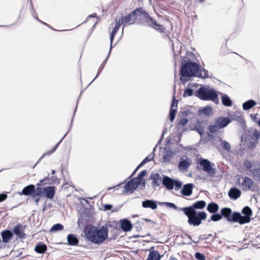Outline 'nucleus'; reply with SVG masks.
I'll use <instances>...</instances> for the list:
<instances>
[{
  "label": "nucleus",
  "instance_id": "nucleus-1",
  "mask_svg": "<svg viewBox=\"0 0 260 260\" xmlns=\"http://www.w3.org/2000/svg\"><path fill=\"white\" fill-rule=\"evenodd\" d=\"M180 80L183 83L186 82L189 78L194 76L202 78L210 77L207 70L204 68L200 69L198 63L191 61L182 63L180 70Z\"/></svg>",
  "mask_w": 260,
  "mask_h": 260
},
{
  "label": "nucleus",
  "instance_id": "nucleus-2",
  "mask_svg": "<svg viewBox=\"0 0 260 260\" xmlns=\"http://www.w3.org/2000/svg\"><path fill=\"white\" fill-rule=\"evenodd\" d=\"M86 238L94 244H101L108 238V229L106 225H103L100 229L91 226L84 230Z\"/></svg>",
  "mask_w": 260,
  "mask_h": 260
},
{
  "label": "nucleus",
  "instance_id": "nucleus-3",
  "mask_svg": "<svg viewBox=\"0 0 260 260\" xmlns=\"http://www.w3.org/2000/svg\"><path fill=\"white\" fill-rule=\"evenodd\" d=\"M218 92L213 88L206 87L199 88L194 93L196 96L203 101H211L215 104L219 103Z\"/></svg>",
  "mask_w": 260,
  "mask_h": 260
},
{
  "label": "nucleus",
  "instance_id": "nucleus-4",
  "mask_svg": "<svg viewBox=\"0 0 260 260\" xmlns=\"http://www.w3.org/2000/svg\"><path fill=\"white\" fill-rule=\"evenodd\" d=\"M188 217V223L194 226H199L202 220L207 218V213L204 211H193L186 210H180Z\"/></svg>",
  "mask_w": 260,
  "mask_h": 260
},
{
  "label": "nucleus",
  "instance_id": "nucleus-5",
  "mask_svg": "<svg viewBox=\"0 0 260 260\" xmlns=\"http://www.w3.org/2000/svg\"><path fill=\"white\" fill-rule=\"evenodd\" d=\"M140 19L142 20L139 22L140 24L153 27L161 32L164 31L165 28L161 25L158 24L156 20L153 19L148 13L143 11L142 8Z\"/></svg>",
  "mask_w": 260,
  "mask_h": 260
},
{
  "label": "nucleus",
  "instance_id": "nucleus-6",
  "mask_svg": "<svg viewBox=\"0 0 260 260\" xmlns=\"http://www.w3.org/2000/svg\"><path fill=\"white\" fill-rule=\"evenodd\" d=\"M233 119L229 117H218L215 121L214 124L210 125L208 127V129L210 133H216L218 129L223 128L230 124Z\"/></svg>",
  "mask_w": 260,
  "mask_h": 260
},
{
  "label": "nucleus",
  "instance_id": "nucleus-7",
  "mask_svg": "<svg viewBox=\"0 0 260 260\" xmlns=\"http://www.w3.org/2000/svg\"><path fill=\"white\" fill-rule=\"evenodd\" d=\"M141 8H137L128 15L122 16L119 19L122 24L125 26L127 24L131 25L134 24L136 22V20L138 18H140V15H141Z\"/></svg>",
  "mask_w": 260,
  "mask_h": 260
},
{
  "label": "nucleus",
  "instance_id": "nucleus-8",
  "mask_svg": "<svg viewBox=\"0 0 260 260\" xmlns=\"http://www.w3.org/2000/svg\"><path fill=\"white\" fill-rule=\"evenodd\" d=\"M199 164L202 167L203 170L210 177H213L215 176L216 170L214 168V164L207 159L201 158L199 160Z\"/></svg>",
  "mask_w": 260,
  "mask_h": 260
},
{
  "label": "nucleus",
  "instance_id": "nucleus-9",
  "mask_svg": "<svg viewBox=\"0 0 260 260\" xmlns=\"http://www.w3.org/2000/svg\"><path fill=\"white\" fill-rule=\"evenodd\" d=\"M162 184L168 190H171L175 187V189L178 190L182 185L181 181L171 178L167 176H164L162 178Z\"/></svg>",
  "mask_w": 260,
  "mask_h": 260
},
{
  "label": "nucleus",
  "instance_id": "nucleus-10",
  "mask_svg": "<svg viewBox=\"0 0 260 260\" xmlns=\"http://www.w3.org/2000/svg\"><path fill=\"white\" fill-rule=\"evenodd\" d=\"M220 214L222 217L225 218L228 221L237 222L238 218L240 217V213L234 212L232 213V209L224 207L221 209Z\"/></svg>",
  "mask_w": 260,
  "mask_h": 260
},
{
  "label": "nucleus",
  "instance_id": "nucleus-11",
  "mask_svg": "<svg viewBox=\"0 0 260 260\" xmlns=\"http://www.w3.org/2000/svg\"><path fill=\"white\" fill-rule=\"evenodd\" d=\"M242 215L240 213V217L238 218L237 222L240 224L249 223L251 220V216L252 214L251 209L248 206L244 207L242 210Z\"/></svg>",
  "mask_w": 260,
  "mask_h": 260
},
{
  "label": "nucleus",
  "instance_id": "nucleus-12",
  "mask_svg": "<svg viewBox=\"0 0 260 260\" xmlns=\"http://www.w3.org/2000/svg\"><path fill=\"white\" fill-rule=\"evenodd\" d=\"M206 206V203L203 200L194 202L191 206L183 207L180 210H186L188 211H198L197 209H203Z\"/></svg>",
  "mask_w": 260,
  "mask_h": 260
},
{
  "label": "nucleus",
  "instance_id": "nucleus-13",
  "mask_svg": "<svg viewBox=\"0 0 260 260\" xmlns=\"http://www.w3.org/2000/svg\"><path fill=\"white\" fill-rule=\"evenodd\" d=\"M192 160L190 158L186 157H181L178 165V168L180 171H186L191 165Z\"/></svg>",
  "mask_w": 260,
  "mask_h": 260
},
{
  "label": "nucleus",
  "instance_id": "nucleus-14",
  "mask_svg": "<svg viewBox=\"0 0 260 260\" xmlns=\"http://www.w3.org/2000/svg\"><path fill=\"white\" fill-rule=\"evenodd\" d=\"M20 196H31L34 198V185L29 184L24 187L21 192H18Z\"/></svg>",
  "mask_w": 260,
  "mask_h": 260
},
{
  "label": "nucleus",
  "instance_id": "nucleus-15",
  "mask_svg": "<svg viewBox=\"0 0 260 260\" xmlns=\"http://www.w3.org/2000/svg\"><path fill=\"white\" fill-rule=\"evenodd\" d=\"M25 226H23L21 224L18 223L15 225L13 230V232L18 238H24L25 234L24 233Z\"/></svg>",
  "mask_w": 260,
  "mask_h": 260
},
{
  "label": "nucleus",
  "instance_id": "nucleus-16",
  "mask_svg": "<svg viewBox=\"0 0 260 260\" xmlns=\"http://www.w3.org/2000/svg\"><path fill=\"white\" fill-rule=\"evenodd\" d=\"M44 196L47 199H52L55 195V189L54 186H49L43 188Z\"/></svg>",
  "mask_w": 260,
  "mask_h": 260
},
{
  "label": "nucleus",
  "instance_id": "nucleus-17",
  "mask_svg": "<svg viewBox=\"0 0 260 260\" xmlns=\"http://www.w3.org/2000/svg\"><path fill=\"white\" fill-rule=\"evenodd\" d=\"M177 105L178 101L176 100L175 97L174 96L171 103V108L169 113L170 120L172 122L174 120L177 113V109H174V107L175 106V107L177 108Z\"/></svg>",
  "mask_w": 260,
  "mask_h": 260
},
{
  "label": "nucleus",
  "instance_id": "nucleus-18",
  "mask_svg": "<svg viewBox=\"0 0 260 260\" xmlns=\"http://www.w3.org/2000/svg\"><path fill=\"white\" fill-rule=\"evenodd\" d=\"M192 131H196L201 136H202L205 132V125L203 122L197 120L193 128H191Z\"/></svg>",
  "mask_w": 260,
  "mask_h": 260
},
{
  "label": "nucleus",
  "instance_id": "nucleus-19",
  "mask_svg": "<svg viewBox=\"0 0 260 260\" xmlns=\"http://www.w3.org/2000/svg\"><path fill=\"white\" fill-rule=\"evenodd\" d=\"M149 179L152 181V186L154 188L158 187L162 182L161 176L158 173H152Z\"/></svg>",
  "mask_w": 260,
  "mask_h": 260
},
{
  "label": "nucleus",
  "instance_id": "nucleus-20",
  "mask_svg": "<svg viewBox=\"0 0 260 260\" xmlns=\"http://www.w3.org/2000/svg\"><path fill=\"white\" fill-rule=\"evenodd\" d=\"M157 203L158 202L155 201L147 199L142 202V206L144 208H151L154 210L157 207Z\"/></svg>",
  "mask_w": 260,
  "mask_h": 260
},
{
  "label": "nucleus",
  "instance_id": "nucleus-21",
  "mask_svg": "<svg viewBox=\"0 0 260 260\" xmlns=\"http://www.w3.org/2000/svg\"><path fill=\"white\" fill-rule=\"evenodd\" d=\"M194 185L192 183H187L183 185L181 193L185 196H190L192 193Z\"/></svg>",
  "mask_w": 260,
  "mask_h": 260
},
{
  "label": "nucleus",
  "instance_id": "nucleus-22",
  "mask_svg": "<svg viewBox=\"0 0 260 260\" xmlns=\"http://www.w3.org/2000/svg\"><path fill=\"white\" fill-rule=\"evenodd\" d=\"M241 186L243 190H250L253 186V182L251 178L248 177H245L241 184Z\"/></svg>",
  "mask_w": 260,
  "mask_h": 260
},
{
  "label": "nucleus",
  "instance_id": "nucleus-23",
  "mask_svg": "<svg viewBox=\"0 0 260 260\" xmlns=\"http://www.w3.org/2000/svg\"><path fill=\"white\" fill-rule=\"evenodd\" d=\"M1 234L2 238V242L4 243L9 242L13 237V233L9 230L3 231Z\"/></svg>",
  "mask_w": 260,
  "mask_h": 260
},
{
  "label": "nucleus",
  "instance_id": "nucleus-24",
  "mask_svg": "<svg viewBox=\"0 0 260 260\" xmlns=\"http://www.w3.org/2000/svg\"><path fill=\"white\" fill-rule=\"evenodd\" d=\"M120 227L121 229L124 232L130 231L133 228L131 222L126 219H121L120 221Z\"/></svg>",
  "mask_w": 260,
  "mask_h": 260
},
{
  "label": "nucleus",
  "instance_id": "nucleus-25",
  "mask_svg": "<svg viewBox=\"0 0 260 260\" xmlns=\"http://www.w3.org/2000/svg\"><path fill=\"white\" fill-rule=\"evenodd\" d=\"M241 194V190L236 187L231 188L228 192V195L230 198L234 200L239 198L240 197Z\"/></svg>",
  "mask_w": 260,
  "mask_h": 260
},
{
  "label": "nucleus",
  "instance_id": "nucleus-26",
  "mask_svg": "<svg viewBox=\"0 0 260 260\" xmlns=\"http://www.w3.org/2000/svg\"><path fill=\"white\" fill-rule=\"evenodd\" d=\"M115 21H116V23H115V27L113 28V30L112 31L111 35H110V44H111L110 46H112L114 37H115V35L116 34V33L117 32L118 29H119L120 25L122 24V23L119 19L118 21L117 20V19H116Z\"/></svg>",
  "mask_w": 260,
  "mask_h": 260
},
{
  "label": "nucleus",
  "instance_id": "nucleus-27",
  "mask_svg": "<svg viewBox=\"0 0 260 260\" xmlns=\"http://www.w3.org/2000/svg\"><path fill=\"white\" fill-rule=\"evenodd\" d=\"M219 93L222 95L221 102L222 105L226 107L232 106L233 102L230 97L226 94H223L221 92H219Z\"/></svg>",
  "mask_w": 260,
  "mask_h": 260
},
{
  "label": "nucleus",
  "instance_id": "nucleus-28",
  "mask_svg": "<svg viewBox=\"0 0 260 260\" xmlns=\"http://www.w3.org/2000/svg\"><path fill=\"white\" fill-rule=\"evenodd\" d=\"M137 187L135 185V184L132 182V181L129 180L124 186V188L125 190V192L126 193H133L134 190Z\"/></svg>",
  "mask_w": 260,
  "mask_h": 260
},
{
  "label": "nucleus",
  "instance_id": "nucleus-29",
  "mask_svg": "<svg viewBox=\"0 0 260 260\" xmlns=\"http://www.w3.org/2000/svg\"><path fill=\"white\" fill-rule=\"evenodd\" d=\"M67 241L70 245L75 246L78 245L79 239L75 235L70 234L67 236Z\"/></svg>",
  "mask_w": 260,
  "mask_h": 260
},
{
  "label": "nucleus",
  "instance_id": "nucleus-30",
  "mask_svg": "<svg viewBox=\"0 0 260 260\" xmlns=\"http://www.w3.org/2000/svg\"><path fill=\"white\" fill-rule=\"evenodd\" d=\"M218 205L213 202L209 203L207 207V211L211 213H216L218 211Z\"/></svg>",
  "mask_w": 260,
  "mask_h": 260
},
{
  "label": "nucleus",
  "instance_id": "nucleus-31",
  "mask_svg": "<svg viewBox=\"0 0 260 260\" xmlns=\"http://www.w3.org/2000/svg\"><path fill=\"white\" fill-rule=\"evenodd\" d=\"M256 105V103L253 100H249L246 102H244L243 105V109L244 110H248Z\"/></svg>",
  "mask_w": 260,
  "mask_h": 260
},
{
  "label": "nucleus",
  "instance_id": "nucleus-32",
  "mask_svg": "<svg viewBox=\"0 0 260 260\" xmlns=\"http://www.w3.org/2000/svg\"><path fill=\"white\" fill-rule=\"evenodd\" d=\"M47 247L46 244L38 243L35 247V250L38 253H44L47 250Z\"/></svg>",
  "mask_w": 260,
  "mask_h": 260
},
{
  "label": "nucleus",
  "instance_id": "nucleus-33",
  "mask_svg": "<svg viewBox=\"0 0 260 260\" xmlns=\"http://www.w3.org/2000/svg\"><path fill=\"white\" fill-rule=\"evenodd\" d=\"M112 46H110V50H109V53L108 54V56H107V57L106 58V59L104 60V61L103 62V63H102V64L100 66V67H99V70H98V74L96 75V76L95 77V78L91 81V82L90 83V84H91L98 76L99 75H100V74L101 73V71L103 70V69H104L107 61V60L108 59V57L110 54V52H111V51L112 50Z\"/></svg>",
  "mask_w": 260,
  "mask_h": 260
},
{
  "label": "nucleus",
  "instance_id": "nucleus-34",
  "mask_svg": "<svg viewBox=\"0 0 260 260\" xmlns=\"http://www.w3.org/2000/svg\"><path fill=\"white\" fill-rule=\"evenodd\" d=\"M200 114L203 113L206 116H210L212 114V108L210 106H206L199 110Z\"/></svg>",
  "mask_w": 260,
  "mask_h": 260
},
{
  "label": "nucleus",
  "instance_id": "nucleus-35",
  "mask_svg": "<svg viewBox=\"0 0 260 260\" xmlns=\"http://www.w3.org/2000/svg\"><path fill=\"white\" fill-rule=\"evenodd\" d=\"M160 255L157 251L150 252L146 260H159Z\"/></svg>",
  "mask_w": 260,
  "mask_h": 260
},
{
  "label": "nucleus",
  "instance_id": "nucleus-36",
  "mask_svg": "<svg viewBox=\"0 0 260 260\" xmlns=\"http://www.w3.org/2000/svg\"><path fill=\"white\" fill-rule=\"evenodd\" d=\"M250 172L253 178L260 182V167L259 168L252 169Z\"/></svg>",
  "mask_w": 260,
  "mask_h": 260
},
{
  "label": "nucleus",
  "instance_id": "nucleus-37",
  "mask_svg": "<svg viewBox=\"0 0 260 260\" xmlns=\"http://www.w3.org/2000/svg\"><path fill=\"white\" fill-rule=\"evenodd\" d=\"M67 134H68V132L64 135V136L61 139V140L57 144H56V145L51 150L44 153V154L39 159V160H40L45 155H49L51 154L52 153H53L54 152H55V150H56V149L58 148L59 143L62 141V140L67 136Z\"/></svg>",
  "mask_w": 260,
  "mask_h": 260
},
{
  "label": "nucleus",
  "instance_id": "nucleus-38",
  "mask_svg": "<svg viewBox=\"0 0 260 260\" xmlns=\"http://www.w3.org/2000/svg\"><path fill=\"white\" fill-rule=\"evenodd\" d=\"M173 153L172 151H166L163 155V161L164 162H170L172 157Z\"/></svg>",
  "mask_w": 260,
  "mask_h": 260
},
{
  "label": "nucleus",
  "instance_id": "nucleus-39",
  "mask_svg": "<svg viewBox=\"0 0 260 260\" xmlns=\"http://www.w3.org/2000/svg\"><path fill=\"white\" fill-rule=\"evenodd\" d=\"M158 204L159 205H165L167 207L173 208L175 210L181 211L180 209L181 208H178L175 204L170 202H158Z\"/></svg>",
  "mask_w": 260,
  "mask_h": 260
},
{
  "label": "nucleus",
  "instance_id": "nucleus-40",
  "mask_svg": "<svg viewBox=\"0 0 260 260\" xmlns=\"http://www.w3.org/2000/svg\"><path fill=\"white\" fill-rule=\"evenodd\" d=\"M213 215H211L210 219L208 220V222H210L211 221H218L222 219V215L221 214L219 213H212Z\"/></svg>",
  "mask_w": 260,
  "mask_h": 260
},
{
  "label": "nucleus",
  "instance_id": "nucleus-41",
  "mask_svg": "<svg viewBox=\"0 0 260 260\" xmlns=\"http://www.w3.org/2000/svg\"><path fill=\"white\" fill-rule=\"evenodd\" d=\"M221 145L223 149L227 151L228 152L230 151L231 150V145L225 140H220Z\"/></svg>",
  "mask_w": 260,
  "mask_h": 260
},
{
  "label": "nucleus",
  "instance_id": "nucleus-42",
  "mask_svg": "<svg viewBox=\"0 0 260 260\" xmlns=\"http://www.w3.org/2000/svg\"><path fill=\"white\" fill-rule=\"evenodd\" d=\"M156 146L153 148V152H151L148 156H147L145 159H143L142 162L145 164L147 162L152 160L154 157V151L156 149Z\"/></svg>",
  "mask_w": 260,
  "mask_h": 260
},
{
  "label": "nucleus",
  "instance_id": "nucleus-43",
  "mask_svg": "<svg viewBox=\"0 0 260 260\" xmlns=\"http://www.w3.org/2000/svg\"><path fill=\"white\" fill-rule=\"evenodd\" d=\"M63 229V226L61 223L54 224L51 228V232H58Z\"/></svg>",
  "mask_w": 260,
  "mask_h": 260
},
{
  "label": "nucleus",
  "instance_id": "nucleus-44",
  "mask_svg": "<svg viewBox=\"0 0 260 260\" xmlns=\"http://www.w3.org/2000/svg\"><path fill=\"white\" fill-rule=\"evenodd\" d=\"M42 192H43V188L38 186L36 188L34 185V198L37 196H41Z\"/></svg>",
  "mask_w": 260,
  "mask_h": 260
},
{
  "label": "nucleus",
  "instance_id": "nucleus-45",
  "mask_svg": "<svg viewBox=\"0 0 260 260\" xmlns=\"http://www.w3.org/2000/svg\"><path fill=\"white\" fill-rule=\"evenodd\" d=\"M244 167L248 171H251L252 169V167L253 166L252 163L249 160L246 159L244 162Z\"/></svg>",
  "mask_w": 260,
  "mask_h": 260
},
{
  "label": "nucleus",
  "instance_id": "nucleus-46",
  "mask_svg": "<svg viewBox=\"0 0 260 260\" xmlns=\"http://www.w3.org/2000/svg\"><path fill=\"white\" fill-rule=\"evenodd\" d=\"M193 94V90L190 88H186L183 93L184 96H190Z\"/></svg>",
  "mask_w": 260,
  "mask_h": 260
},
{
  "label": "nucleus",
  "instance_id": "nucleus-47",
  "mask_svg": "<svg viewBox=\"0 0 260 260\" xmlns=\"http://www.w3.org/2000/svg\"><path fill=\"white\" fill-rule=\"evenodd\" d=\"M29 4H30V7H31V9H32V10H33L32 15H33L34 17H35V18L37 20H38L39 22H41L42 23H43V24H44L46 25L47 24H46V23H45V22H44L42 21H41V20H40V19H39V18L36 16V15H37V14H36V12H35V10H34V7H33V5H32V3L31 0H30V1H29Z\"/></svg>",
  "mask_w": 260,
  "mask_h": 260
},
{
  "label": "nucleus",
  "instance_id": "nucleus-48",
  "mask_svg": "<svg viewBox=\"0 0 260 260\" xmlns=\"http://www.w3.org/2000/svg\"><path fill=\"white\" fill-rule=\"evenodd\" d=\"M194 257L197 260H205V255L203 253L198 252L194 253Z\"/></svg>",
  "mask_w": 260,
  "mask_h": 260
},
{
  "label": "nucleus",
  "instance_id": "nucleus-49",
  "mask_svg": "<svg viewBox=\"0 0 260 260\" xmlns=\"http://www.w3.org/2000/svg\"><path fill=\"white\" fill-rule=\"evenodd\" d=\"M131 181H132V182L135 184V185L138 187L141 183L142 180H141L138 177H137L132 179Z\"/></svg>",
  "mask_w": 260,
  "mask_h": 260
},
{
  "label": "nucleus",
  "instance_id": "nucleus-50",
  "mask_svg": "<svg viewBox=\"0 0 260 260\" xmlns=\"http://www.w3.org/2000/svg\"><path fill=\"white\" fill-rule=\"evenodd\" d=\"M147 174L146 170L142 171L137 176L141 180H142V178L145 176Z\"/></svg>",
  "mask_w": 260,
  "mask_h": 260
},
{
  "label": "nucleus",
  "instance_id": "nucleus-51",
  "mask_svg": "<svg viewBox=\"0 0 260 260\" xmlns=\"http://www.w3.org/2000/svg\"><path fill=\"white\" fill-rule=\"evenodd\" d=\"M7 194L5 193L0 194V202H2L6 200L7 198Z\"/></svg>",
  "mask_w": 260,
  "mask_h": 260
},
{
  "label": "nucleus",
  "instance_id": "nucleus-52",
  "mask_svg": "<svg viewBox=\"0 0 260 260\" xmlns=\"http://www.w3.org/2000/svg\"><path fill=\"white\" fill-rule=\"evenodd\" d=\"M188 122V120L187 118H182L180 119L179 121V124H181L182 126L186 125Z\"/></svg>",
  "mask_w": 260,
  "mask_h": 260
},
{
  "label": "nucleus",
  "instance_id": "nucleus-53",
  "mask_svg": "<svg viewBox=\"0 0 260 260\" xmlns=\"http://www.w3.org/2000/svg\"><path fill=\"white\" fill-rule=\"evenodd\" d=\"M253 136L256 139H258L260 137V132L255 129L253 132Z\"/></svg>",
  "mask_w": 260,
  "mask_h": 260
},
{
  "label": "nucleus",
  "instance_id": "nucleus-54",
  "mask_svg": "<svg viewBox=\"0 0 260 260\" xmlns=\"http://www.w3.org/2000/svg\"><path fill=\"white\" fill-rule=\"evenodd\" d=\"M104 210H109L111 209V208H112V205L111 204H105L104 206Z\"/></svg>",
  "mask_w": 260,
  "mask_h": 260
},
{
  "label": "nucleus",
  "instance_id": "nucleus-55",
  "mask_svg": "<svg viewBox=\"0 0 260 260\" xmlns=\"http://www.w3.org/2000/svg\"><path fill=\"white\" fill-rule=\"evenodd\" d=\"M96 16V15L95 13H93L91 15H90L89 16H88V17L86 19V20H87L89 18H91V17H95Z\"/></svg>",
  "mask_w": 260,
  "mask_h": 260
},
{
  "label": "nucleus",
  "instance_id": "nucleus-56",
  "mask_svg": "<svg viewBox=\"0 0 260 260\" xmlns=\"http://www.w3.org/2000/svg\"><path fill=\"white\" fill-rule=\"evenodd\" d=\"M45 180V179H42V180H40V182L39 183H38L37 185V186H40L42 185V184L43 183V182H44V181Z\"/></svg>",
  "mask_w": 260,
  "mask_h": 260
},
{
  "label": "nucleus",
  "instance_id": "nucleus-57",
  "mask_svg": "<svg viewBox=\"0 0 260 260\" xmlns=\"http://www.w3.org/2000/svg\"><path fill=\"white\" fill-rule=\"evenodd\" d=\"M186 237H187V238H188L190 240H191V236H190L189 235H188V234H186ZM191 241H190L188 243V244H191Z\"/></svg>",
  "mask_w": 260,
  "mask_h": 260
},
{
  "label": "nucleus",
  "instance_id": "nucleus-58",
  "mask_svg": "<svg viewBox=\"0 0 260 260\" xmlns=\"http://www.w3.org/2000/svg\"><path fill=\"white\" fill-rule=\"evenodd\" d=\"M166 133V129L164 130L163 132H162V135H161V136L160 137V140H161L162 141L163 139H164V134Z\"/></svg>",
  "mask_w": 260,
  "mask_h": 260
},
{
  "label": "nucleus",
  "instance_id": "nucleus-59",
  "mask_svg": "<svg viewBox=\"0 0 260 260\" xmlns=\"http://www.w3.org/2000/svg\"><path fill=\"white\" fill-rule=\"evenodd\" d=\"M199 239L202 240L207 239V237H205V235H202L200 236Z\"/></svg>",
  "mask_w": 260,
  "mask_h": 260
},
{
  "label": "nucleus",
  "instance_id": "nucleus-60",
  "mask_svg": "<svg viewBox=\"0 0 260 260\" xmlns=\"http://www.w3.org/2000/svg\"><path fill=\"white\" fill-rule=\"evenodd\" d=\"M144 165H145L142 161L137 166V168H138L139 169L142 167Z\"/></svg>",
  "mask_w": 260,
  "mask_h": 260
},
{
  "label": "nucleus",
  "instance_id": "nucleus-61",
  "mask_svg": "<svg viewBox=\"0 0 260 260\" xmlns=\"http://www.w3.org/2000/svg\"><path fill=\"white\" fill-rule=\"evenodd\" d=\"M40 200V199L39 198H37L35 199V202L37 204L38 203Z\"/></svg>",
  "mask_w": 260,
  "mask_h": 260
},
{
  "label": "nucleus",
  "instance_id": "nucleus-62",
  "mask_svg": "<svg viewBox=\"0 0 260 260\" xmlns=\"http://www.w3.org/2000/svg\"><path fill=\"white\" fill-rule=\"evenodd\" d=\"M22 251L20 252L19 253V254H18V255H16V256H20V255H21V254H22Z\"/></svg>",
  "mask_w": 260,
  "mask_h": 260
},
{
  "label": "nucleus",
  "instance_id": "nucleus-63",
  "mask_svg": "<svg viewBox=\"0 0 260 260\" xmlns=\"http://www.w3.org/2000/svg\"><path fill=\"white\" fill-rule=\"evenodd\" d=\"M51 172L52 174H54L55 173V171L54 170H52Z\"/></svg>",
  "mask_w": 260,
  "mask_h": 260
},
{
  "label": "nucleus",
  "instance_id": "nucleus-64",
  "mask_svg": "<svg viewBox=\"0 0 260 260\" xmlns=\"http://www.w3.org/2000/svg\"><path fill=\"white\" fill-rule=\"evenodd\" d=\"M257 124L260 126V119L258 120Z\"/></svg>",
  "mask_w": 260,
  "mask_h": 260
}]
</instances>
